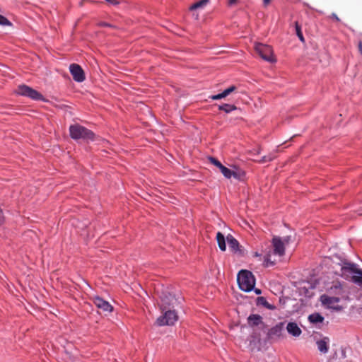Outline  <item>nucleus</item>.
I'll return each mask as SVG.
<instances>
[{"label": "nucleus", "instance_id": "obj_1", "mask_svg": "<svg viewBox=\"0 0 362 362\" xmlns=\"http://www.w3.org/2000/svg\"><path fill=\"white\" fill-rule=\"evenodd\" d=\"M272 244L273 247V252L269 250L264 257L263 265L265 267L274 266L276 263V259L272 258V253L279 257H282L285 254L284 242L280 237H274L272 238Z\"/></svg>", "mask_w": 362, "mask_h": 362}, {"label": "nucleus", "instance_id": "obj_2", "mask_svg": "<svg viewBox=\"0 0 362 362\" xmlns=\"http://www.w3.org/2000/svg\"><path fill=\"white\" fill-rule=\"evenodd\" d=\"M351 274H353L351 276L352 281L362 288V269H358L354 263L344 262L341 267L340 275L349 278Z\"/></svg>", "mask_w": 362, "mask_h": 362}, {"label": "nucleus", "instance_id": "obj_3", "mask_svg": "<svg viewBox=\"0 0 362 362\" xmlns=\"http://www.w3.org/2000/svg\"><path fill=\"white\" fill-rule=\"evenodd\" d=\"M69 134L71 138L74 140L93 141L95 136L91 130L78 124H72L69 127Z\"/></svg>", "mask_w": 362, "mask_h": 362}, {"label": "nucleus", "instance_id": "obj_4", "mask_svg": "<svg viewBox=\"0 0 362 362\" xmlns=\"http://www.w3.org/2000/svg\"><path fill=\"white\" fill-rule=\"evenodd\" d=\"M237 281L240 288L246 292L252 291L255 285V276L248 270L240 271L238 274Z\"/></svg>", "mask_w": 362, "mask_h": 362}, {"label": "nucleus", "instance_id": "obj_5", "mask_svg": "<svg viewBox=\"0 0 362 362\" xmlns=\"http://www.w3.org/2000/svg\"><path fill=\"white\" fill-rule=\"evenodd\" d=\"M162 312L163 315L160 316L156 320V324L158 326L173 325L177 321L178 316L174 310L167 309Z\"/></svg>", "mask_w": 362, "mask_h": 362}, {"label": "nucleus", "instance_id": "obj_6", "mask_svg": "<svg viewBox=\"0 0 362 362\" xmlns=\"http://www.w3.org/2000/svg\"><path fill=\"white\" fill-rule=\"evenodd\" d=\"M255 50L264 60L269 62H274L276 61L273 56V50L270 46L256 42L255 44Z\"/></svg>", "mask_w": 362, "mask_h": 362}, {"label": "nucleus", "instance_id": "obj_7", "mask_svg": "<svg viewBox=\"0 0 362 362\" xmlns=\"http://www.w3.org/2000/svg\"><path fill=\"white\" fill-rule=\"evenodd\" d=\"M160 299L161 303L160 308L161 311L173 308L180 303L174 295L168 292H163L160 296Z\"/></svg>", "mask_w": 362, "mask_h": 362}, {"label": "nucleus", "instance_id": "obj_8", "mask_svg": "<svg viewBox=\"0 0 362 362\" xmlns=\"http://www.w3.org/2000/svg\"><path fill=\"white\" fill-rule=\"evenodd\" d=\"M16 92L18 95L26 96L35 100H43V96L40 93L26 85L19 86Z\"/></svg>", "mask_w": 362, "mask_h": 362}, {"label": "nucleus", "instance_id": "obj_9", "mask_svg": "<svg viewBox=\"0 0 362 362\" xmlns=\"http://www.w3.org/2000/svg\"><path fill=\"white\" fill-rule=\"evenodd\" d=\"M322 305L336 310H341L342 307L339 305L340 298L339 297L329 296L328 295H322L320 297Z\"/></svg>", "mask_w": 362, "mask_h": 362}, {"label": "nucleus", "instance_id": "obj_10", "mask_svg": "<svg viewBox=\"0 0 362 362\" xmlns=\"http://www.w3.org/2000/svg\"><path fill=\"white\" fill-rule=\"evenodd\" d=\"M69 71L75 81L83 82L85 80L84 71L78 64H71L69 66Z\"/></svg>", "mask_w": 362, "mask_h": 362}, {"label": "nucleus", "instance_id": "obj_11", "mask_svg": "<svg viewBox=\"0 0 362 362\" xmlns=\"http://www.w3.org/2000/svg\"><path fill=\"white\" fill-rule=\"evenodd\" d=\"M93 303L95 306L103 313H109L112 311L113 308L109 303V302L103 300L99 296H95L93 298Z\"/></svg>", "mask_w": 362, "mask_h": 362}, {"label": "nucleus", "instance_id": "obj_12", "mask_svg": "<svg viewBox=\"0 0 362 362\" xmlns=\"http://www.w3.org/2000/svg\"><path fill=\"white\" fill-rule=\"evenodd\" d=\"M284 323L279 322L274 327L269 329L267 332V337L269 339H276L280 337L282 331L284 330Z\"/></svg>", "mask_w": 362, "mask_h": 362}, {"label": "nucleus", "instance_id": "obj_13", "mask_svg": "<svg viewBox=\"0 0 362 362\" xmlns=\"http://www.w3.org/2000/svg\"><path fill=\"white\" fill-rule=\"evenodd\" d=\"M329 343L330 339L328 337H323L322 338L316 341V345L319 351L323 354H325L328 352Z\"/></svg>", "mask_w": 362, "mask_h": 362}, {"label": "nucleus", "instance_id": "obj_14", "mask_svg": "<svg viewBox=\"0 0 362 362\" xmlns=\"http://www.w3.org/2000/svg\"><path fill=\"white\" fill-rule=\"evenodd\" d=\"M228 245L230 249L234 252H238L239 254H243V251L241 250V247L238 243V241L230 234L228 235L226 237Z\"/></svg>", "mask_w": 362, "mask_h": 362}, {"label": "nucleus", "instance_id": "obj_15", "mask_svg": "<svg viewBox=\"0 0 362 362\" xmlns=\"http://www.w3.org/2000/svg\"><path fill=\"white\" fill-rule=\"evenodd\" d=\"M248 324L252 327L261 326L260 328L264 327V325L262 322V317L259 315H250L248 318Z\"/></svg>", "mask_w": 362, "mask_h": 362}, {"label": "nucleus", "instance_id": "obj_16", "mask_svg": "<svg viewBox=\"0 0 362 362\" xmlns=\"http://www.w3.org/2000/svg\"><path fill=\"white\" fill-rule=\"evenodd\" d=\"M286 329L290 334L296 337H299L302 333V331L296 322H293L288 323Z\"/></svg>", "mask_w": 362, "mask_h": 362}, {"label": "nucleus", "instance_id": "obj_17", "mask_svg": "<svg viewBox=\"0 0 362 362\" xmlns=\"http://www.w3.org/2000/svg\"><path fill=\"white\" fill-rule=\"evenodd\" d=\"M216 238L219 249L221 251H226V238H225L224 235L221 232H218L216 233Z\"/></svg>", "mask_w": 362, "mask_h": 362}, {"label": "nucleus", "instance_id": "obj_18", "mask_svg": "<svg viewBox=\"0 0 362 362\" xmlns=\"http://www.w3.org/2000/svg\"><path fill=\"white\" fill-rule=\"evenodd\" d=\"M308 320L310 322L313 324H317L322 322L324 320V317L320 314L315 313L310 315L308 317Z\"/></svg>", "mask_w": 362, "mask_h": 362}, {"label": "nucleus", "instance_id": "obj_19", "mask_svg": "<svg viewBox=\"0 0 362 362\" xmlns=\"http://www.w3.org/2000/svg\"><path fill=\"white\" fill-rule=\"evenodd\" d=\"M329 292L331 293H335L337 295L342 294V285L339 282L335 283L332 286L330 287Z\"/></svg>", "mask_w": 362, "mask_h": 362}, {"label": "nucleus", "instance_id": "obj_20", "mask_svg": "<svg viewBox=\"0 0 362 362\" xmlns=\"http://www.w3.org/2000/svg\"><path fill=\"white\" fill-rule=\"evenodd\" d=\"M236 109H237V107L235 105H230V104H223V105L218 106V110H223L226 113H229Z\"/></svg>", "mask_w": 362, "mask_h": 362}, {"label": "nucleus", "instance_id": "obj_21", "mask_svg": "<svg viewBox=\"0 0 362 362\" xmlns=\"http://www.w3.org/2000/svg\"><path fill=\"white\" fill-rule=\"evenodd\" d=\"M209 2V0H200L194 4H193L190 7L189 9L191 11L195 10L199 8H203L206 5V4Z\"/></svg>", "mask_w": 362, "mask_h": 362}, {"label": "nucleus", "instance_id": "obj_22", "mask_svg": "<svg viewBox=\"0 0 362 362\" xmlns=\"http://www.w3.org/2000/svg\"><path fill=\"white\" fill-rule=\"evenodd\" d=\"M232 177L237 180H242L245 177V171L237 169L236 170H231Z\"/></svg>", "mask_w": 362, "mask_h": 362}, {"label": "nucleus", "instance_id": "obj_23", "mask_svg": "<svg viewBox=\"0 0 362 362\" xmlns=\"http://www.w3.org/2000/svg\"><path fill=\"white\" fill-rule=\"evenodd\" d=\"M295 29L297 36L301 42H304L305 39L301 31V27L298 22H295Z\"/></svg>", "mask_w": 362, "mask_h": 362}, {"label": "nucleus", "instance_id": "obj_24", "mask_svg": "<svg viewBox=\"0 0 362 362\" xmlns=\"http://www.w3.org/2000/svg\"><path fill=\"white\" fill-rule=\"evenodd\" d=\"M221 172L226 178H230L232 177L231 170L222 165L220 168Z\"/></svg>", "mask_w": 362, "mask_h": 362}, {"label": "nucleus", "instance_id": "obj_25", "mask_svg": "<svg viewBox=\"0 0 362 362\" xmlns=\"http://www.w3.org/2000/svg\"><path fill=\"white\" fill-rule=\"evenodd\" d=\"M257 304L262 305L265 306L266 308H271V305L267 302L265 298L264 297H258L257 298Z\"/></svg>", "mask_w": 362, "mask_h": 362}, {"label": "nucleus", "instance_id": "obj_26", "mask_svg": "<svg viewBox=\"0 0 362 362\" xmlns=\"http://www.w3.org/2000/svg\"><path fill=\"white\" fill-rule=\"evenodd\" d=\"M0 25H11V23L4 16L0 14Z\"/></svg>", "mask_w": 362, "mask_h": 362}, {"label": "nucleus", "instance_id": "obj_27", "mask_svg": "<svg viewBox=\"0 0 362 362\" xmlns=\"http://www.w3.org/2000/svg\"><path fill=\"white\" fill-rule=\"evenodd\" d=\"M209 159L211 163L214 164L215 166H216L218 168H220L223 165L219 160H218L216 158H215L214 157H209Z\"/></svg>", "mask_w": 362, "mask_h": 362}, {"label": "nucleus", "instance_id": "obj_28", "mask_svg": "<svg viewBox=\"0 0 362 362\" xmlns=\"http://www.w3.org/2000/svg\"><path fill=\"white\" fill-rule=\"evenodd\" d=\"M226 95H225V93L223 91L222 93H219V94H217V95H213L211 96H210L209 98L211 99V100H220V99H222V98H226Z\"/></svg>", "mask_w": 362, "mask_h": 362}, {"label": "nucleus", "instance_id": "obj_29", "mask_svg": "<svg viewBox=\"0 0 362 362\" xmlns=\"http://www.w3.org/2000/svg\"><path fill=\"white\" fill-rule=\"evenodd\" d=\"M274 158V156L269 154L268 156H263L259 160L260 163H265L268 161H272Z\"/></svg>", "mask_w": 362, "mask_h": 362}, {"label": "nucleus", "instance_id": "obj_30", "mask_svg": "<svg viewBox=\"0 0 362 362\" xmlns=\"http://www.w3.org/2000/svg\"><path fill=\"white\" fill-rule=\"evenodd\" d=\"M237 89L236 86H230L229 88H226V90H223L224 93H225V95L228 96V95H230L231 93H233V91H235V90Z\"/></svg>", "mask_w": 362, "mask_h": 362}, {"label": "nucleus", "instance_id": "obj_31", "mask_svg": "<svg viewBox=\"0 0 362 362\" xmlns=\"http://www.w3.org/2000/svg\"><path fill=\"white\" fill-rule=\"evenodd\" d=\"M281 240L284 242V245H286L288 244L289 242L291 241V236L284 237L283 238H281Z\"/></svg>", "mask_w": 362, "mask_h": 362}, {"label": "nucleus", "instance_id": "obj_32", "mask_svg": "<svg viewBox=\"0 0 362 362\" xmlns=\"http://www.w3.org/2000/svg\"><path fill=\"white\" fill-rule=\"evenodd\" d=\"M107 3H109L111 5L117 6L119 4V2L117 0H105Z\"/></svg>", "mask_w": 362, "mask_h": 362}, {"label": "nucleus", "instance_id": "obj_33", "mask_svg": "<svg viewBox=\"0 0 362 362\" xmlns=\"http://www.w3.org/2000/svg\"><path fill=\"white\" fill-rule=\"evenodd\" d=\"M332 18L334 19L336 21L339 22L340 18L337 16L336 13H332L331 16Z\"/></svg>", "mask_w": 362, "mask_h": 362}, {"label": "nucleus", "instance_id": "obj_34", "mask_svg": "<svg viewBox=\"0 0 362 362\" xmlns=\"http://www.w3.org/2000/svg\"><path fill=\"white\" fill-rule=\"evenodd\" d=\"M358 49L360 54L362 56V42L361 41H360L358 44Z\"/></svg>", "mask_w": 362, "mask_h": 362}, {"label": "nucleus", "instance_id": "obj_35", "mask_svg": "<svg viewBox=\"0 0 362 362\" xmlns=\"http://www.w3.org/2000/svg\"><path fill=\"white\" fill-rule=\"evenodd\" d=\"M271 2V0H263V3L265 6H267Z\"/></svg>", "mask_w": 362, "mask_h": 362}, {"label": "nucleus", "instance_id": "obj_36", "mask_svg": "<svg viewBox=\"0 0 362 362\" xmlns=\"http://www.w3.org/2000/svg\"><path fill=\"white\" fill-rule=\"evenodd\" d=\"M236 1H237V0H228V4H229L230 5H232V4H235V3H236Z\"/></svg>", "mask_w": 362, "mask_h": 362}, {"label": "nucleus", "instance_id": "obj_37", "mask_svg": "<svg viewBox=\"0 0 362 362\" xmlns=\"http://www.w3.org/2000/svg\"><path fill=\"white\" fill-rule=\"evenodd\" d=\"M100 25L101 26H110V25L107 23H100Z\"/></svg>", "mask_w": 362, "mask_h": 362}, {"label": "nucleus", "instance_id": "obj_38", "mask_svg": "<svg viewBox=\"0 0 362 362\" xmlns=\"http://www.w3.org/2000/svg\"><path fill=\"white\" fill-rule=\"evenodd\" d=\"M255 291V293L257 294H260L261 293V290L260 289L256 288Z\"/></svg>", "mask_w": 362, "mask_h": 362}, {"label": "nucleus", "instance_id": "obj_39", "mask_svg": "<svg viewBox=\"0 0 362 362\" xmlns=\"http://www.w3.org/2000/svg\"><path fill=\"white\" fill-rule=\"evenodd\" d=\"M255 256H256V257H259V254H258L257 252H255Z\"/></svg>", "mask_w": 362, "mask_h": 362}]
</instances>
